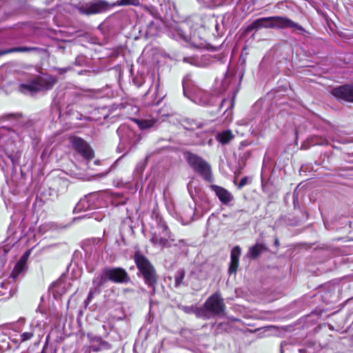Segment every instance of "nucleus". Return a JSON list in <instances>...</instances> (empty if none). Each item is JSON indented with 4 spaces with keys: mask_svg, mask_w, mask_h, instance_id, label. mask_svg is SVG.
<instances>
[{
    "mask_svg": "<svg viewBox=\"0 0 353 353\" xmlns=\"http://www.w3.org/2000/svg\"><path fill=\"white\" fill-rule=\"evenodd\" d=\"M150 241L156 246L168 248L172 245V243L174 242L175 239L167 224L163 221L160 220L157 227L152 232Z\"/></svg>",
    "mask_w": 353,
    "mask_h": 353,
    "instance_id": "nucleus-3",
    "label": "nucleus"
},
{
    "mask_svg": "<svg viewBox=\"0 0 353 353\" xmlns=\"http://www.w3.org/2000/svg\"><path fill=\"white\" fill-rule=\"evenodd\" d=\"M93 294H94V292L92 290H90L89 292V294H88V296L86 300L85 301V305L89 304V303L90 302V301L92 300V299L93 297Z\"/></svg>",
    "mask_w": 353,
    "mask_h": 353,
    "instance_id": "nucleus-33",
    "label": "nucleus"
},
{
    "mask_svg": "<svg viewBox=\"0 0 353 353\" xmlns=\"http://www.w3.org/2000/svg\"><path fill=\"white\" fill-rule=\"evenodd\" d=\"M228 107L232 109L234 104V96L233 95L232 97V99L228 101ZM224 114H226L225 121L228 122H230L232 121V110H226L224 112Z\"/></svg>",
    "mask_w": 353,
    "mask_h": 353,
    "instance_id": "nucleus-24",
    "label": "nucleus"
},
{
    "mask_svg": "<svg viewBox=\"0 0 353 353\" xmlns=\"http://www.w3.org/2000/svg\"><path fill=\"white\" fill-rule=\"evenodd\" d=\"M199 127H200V125H198L196 123H194V125H192L190 126V129L191 130H194L195 128H198Z\"/></svg>",
    "mask_w": 353,
    "mask_h": 353,
    "instance_id": "nucleus-37",
    "label": "nucleus"
},
{
    "mask_svg": "<svg viewBox=\"0 0 353 353\" xmlns=\"http://www.w3.org/2000/svg\"><path fill=\"white\" fill-rule=\"evenodd\" d=\"M172 245L179 246L180 248L186 247V245H187L185 241L183 239L179 240L177 243H174V242H173V243H172Z\"/></svg>",
    "mask_w": 353,
    "mask_h": 353,
    "instance_id": "nucleus-32",
    "label": "nucleus"
},
{
    "mask_svg": "<svg viewBox=\"0 0 353 353\" xmlns=\"http://www.w3.org/2000/svg\"><path fill=\"white\" fill-rule=\"evenodd\" d=\"M68 70L67 68H58L57 69V71L59 74H63V73H65Z\"/></svg>",
    "mask_w": 353,
    "mask_h": 353,
    "instance_id": "nucleus-35",
    "label": "nucleus"
},
{
    "mask_svg": "<svg viewBox=\"0 0 353 353\" xmlns=\"http://www.w3.org/2000/svg\"><path fill=\"white\" fill-rule=\"evenodd\" d=\"M216 139L219 143H221V133H217L216 134Z\"/></svg>",
    "mask_w": 353,
    "mask_h": 353,
    "instance_id": "nucleus-36",
    "label": "nucleus"
},
{
    "mask_svg": "<svg viewBox=\"0 0 353 353\" xmlns=\"http://www.w3.org/2000/svg\"><path fill=\"white\" fill-rule=\"evenodd\" d=\"M106 281V278L103 277L102 275H99L96 276L93 280V283L97 286L102 285Z\"/></svg>",
    "mask_w": 353,
    "mask_h": 353,
    "instance_id": "nucleus-27",
    "label": "nucleus"
},
{
    "mask_svg": "<svg viewBox=\"0 0 353 353\" xmlns=\"http://www.w3.org/2000/svg\"><path fill=\"white\" fill-rule=\"evenodd\" d=\"M57 81V79L52 76L43 74L28 83H21L19 85V91L23 94H34L38 92L52 89Z\"/></svg>",
    "mask_w": 353,
    "mask_h": 353,
    "instance_id": "nucleus-2",
    "label": "nucleus"
},
{
    "mask_svg": "<svg viewBox=\"0 0 353 353\" xmlns=\"http://www.w3.org/2000/svg\"><path fill=\"white\" fill-rule=\"evenodd\" d=\"M185 157L191 168L198 173L203 180L208 183H212L214 181L211 167L208 163L192 153H185Z\"/></svg>",
    "mask_w": 353,
    "mask_h": 353,
    "instance_id": "nucleus-6",
    "label": "nucleus"
},
{
    "mask_svg": "<svg viewBox=\"0 0 353 353\" xmlns=\"http://www.w3.org/2000/svg\"><path fill=\"white\" fill-rule=\"evenodd\" d=\"M134 262L141 273L145 284L149 287H154L157 283V274L154 268L149 260L139 252H137L134 256Z\"/></svg>",
    "mask_w": 353,
    "mask_h": 353,
    "instance_id": "nucleus-4",
    "label": "nucleus"
},
{
    "mask_svg": "<svg viewBox=\"0 0 353 353\" xmlns=\"http://www.w3.org/2000/svg\"><path fill=\"white\" fill-rule=\"evenodd\" d=\"M72 147L81 154L83 157L87 159L93 158V151L90 147L82 139L73 137L71 139Z\"/></svg>",
    "mask_w": 353,
    "mask_h": 353,
    "instance_id": "nucleus-11",
    "label": "nucleus"
},
{
    "mask_svg": "<svg viewBox=\"0 0 353 353\" xmlns=\"http://www.w3.org/2000/svg\"><path fill=\"white\" fill-rule=\"evenodd\" d=\"M34 328L31 325L30 331L25 332L20 335V342H25L26 341L31 339L34 336Z\"/></svg>",
    "mask_w": 353,
    "mask_h": 353,
    "instance_id": "nucleus-26",
    "label": "nucleus"
},
{
    "mask_svg": "<svg viewBox=\"0 0 353 353\" xmlns=\"http://www.w3.org/2000/svg\"><path fill=\"white\" fill-rule=\"evenodd\" d=\"M211 141H212V139H209V141H208L209 144H210V143H211Z\"/></svg>",
    "mask_w": 353,
    "mask_h": 353,
    "instance_id": "nucleus-43",
    "label": "nucleus"
},
{
    "mask_svg": "<svg viewBox=\"0 0 353 353\" xmlns=\"http://www.w3.org/2000/svg\"><path fill=\"white\" fill-rule=\"evenodd\" d=\"M226 103H227V101L225 100H222V102H221L222 106L223 105H225Z\"/></svg>",
    "mask_w": 353,
    "mask_h": 353,
    "instance_id": "nucleus-39",
    "label": "nucleus"
},
{
    "mask_svg": "<svg viewBox=\"0 0 353 353\" xmlns=\"http://www.w3.org/2000/svg\"><path fill=\"white\" fill-rule=\"evenodd\" d=\"M37 50V48H34V47L12 48H9L7 50H0V56L4 55V54H6L8 53L15 52H30V51H33V50Z\"/></svg>",
    "mask_w": 353,
    "mask_h": 353,
    "instance_id": "nucleus-22",
    "label": "nucleus"
},
{
    "mask_svg": "<svg viewBox=\"0 0 353 353\" xmlns=\"http://www.w3.org/2000/svg\"><path fill=\"white\" fill-rule=\"evenodd\" d=\"M210 188L213 190L219 200H221V187L215 185H210Z\"/></svg>",
    "mask_w": 353,
    "mask_h": 353,
    "instance_id": "nucleus-29",
    "label": "nucleus"
},
{
    "mask_svg": "<svg viewBox=\"0 0 353 353\" xmlns=\"http://www.w3.org/2000/svg\"><path fill=\"white\" fill-rule=\"evenodd\" d=\"M143 0H117L111 6L104 0H96L90 3L77 7V10L81 14L91 15L103 12L114 6H139Z\"/></svg>",
    "mask_w": 353,
    "mask_h": 353,
    "instance_id": "nucleus-1",
    "label": "nucleus"
},
{
    "mask_svg": "<svg viewBox=\"0 0 353 353\" xmlns=\"http://www.w3.org/2000/svg\"><path fill=\"white\" fill-rule=\"evenodd\" d=\"M101 345L106 349H109L110 347V345L108 343L105 342V341H103L101 343Z\"/></svg>",
    "mask_w": 353,
    "mask_h": 353,
    "instance_id": "nucleus-34",
    "label": "nucleus"
},
{
    "mask_svg": "<svg viewBox=\"0 0 353 353\" xmlns=\"http://www.w3.org/2000/svg\"><path fill=\"white\" fill-rule=\"evenodd\" d=\"M219 55L212 56L210 54H205L201 55V57H193L189 58H184L185 62H188L192 65L199 66V67H205L211 64L212 62L216 60H219Z\"/></svg>",
    "mask_w": 353,
    "mask_h": 353,
    "instance_id": "nucleus-12",
    "label": "nucleus"
},
{
    "mask_svg": "<svg viewBox=\"0 0 353 353\" xmlns=\"http://www.w3.org/2000/svg\"><path fill=\"white\" fill-rule=\"evenodd\" d=\"M26 269V264L22 263L20 261H18L16 263V265L11 273V277L13 279H17L20 274H23L25 272Z\"/></svg>",
    "mask_w": 353,
    "mask_h": 353,
    "instance_id": "nucleus-20",
    "label": "nucleus"
},
{
    "mask_svg": "<svg viewBox=\"0 0 353 353\" xmlns=\"http://www.w3.org/2000/svg\"><path fill=\"white\" fill-rule=\"evenodd\" d=\"M3 285H4V284H3V283H1V284L0 285V286H1V287H3Z\"/></svg>",
    "mask_w": 353,
    "mask_h": 353,
    "instance_id": "nucleus-44",
    "label": "nucleus"
},
{
    "mask_svg": "<svg viewBox=\"0 0 353 353\" xmlns=\"http://www.w3.org/2000/svg\"><path fill=\"white\" fill-rule=\"evenodd\" d=\"M103 272L107 279L114 283H127L130 280L128 272L121 268H106Z\"/></svg>",
    "mask_w": 353,
    "mask_h": 353,
    "instance_id": "nucleus-8",
    "label": "nucleus"
},
{
    "mask_svg": "<svg viewBox=\"0 0 353 353\" xmlns=\"http://www.w3.org/2000/svg\"><path fill=\"white\" fill-rule=\"evenodd\" d=\"M265 250L266 248L263 244L256 243L254 245L249 248V250L247 253V256L249 258L255 259Z\"/></svg>",
    "mask_w": 353,
    "mask_h": 353,
    "instance_id": "nucleus-18",
    "label": "nucleus"
},
{
    "mask_svg": "<svg viewBox=\"0 0 353 353\" xmlns=\"http://www.w3.org/2000/svg\"><path fill=\"white\" fill-rule=\"evenodd\" d=\"M332 94L339 99L353 102V86L345 85L334 88Z\"/></svg>",
    "mask_w": 353,
    "mask_h": 353,
    "instance_id": "nucleus-14",
    "label": "nucleus"
},
{
    "mask_svg": "<svg viewBox=\"0 0 353 353\" xmlns=\"http://www.w3.org/2000/svg\"><path fill=\"white\" fill-rule=\"evenodd\" d=\"M272 28H292L295 31L303 32V28L285 17H272Z\"/></svg>",
    "mask_w": 353,
    "mask_h": 353,
    "instance_id": "nucleus-10",
    "label": "nucleus"
},
{
    "mask_svg": "<svg viewBox=\"0 0 353 353\" xmlns=\"http://www.w3.org/2000/svg\"><path fill=\"white\" fill-rule=\"evenodd\" d=\"M181 308L186 314H194L198 318L204 319L205 315L204 314V312H203V310L202 309V307H197L196 305H190V306L185 305V306H182Z\"/></svg>",
    "mask_w": 353,
    "mask_h": 353,
    "instance_id": "nucleus-17",
    "label": "nucleus"
},
{
    "mask_svg": "<svg viewBox=\"0 0 353 353\" xmlns=\"http://www.w3.org/2000/svg\"><path fill=\"white\" fill-rule=\"evenodd\" d=\"M191 42L193 46L196 48H202L204 46V42L203 41H197L196 39L195 34H194L190 38Z\"/></svg>",
    "mask_w": 353,
    "mask_h": 353,
    "instance_id": "nucleus-28",
    "label": "nucleus"
},
{
    "mask_svg": "<svg viewBox=\"0 0 353 353\" xmlns=\"http://www.w3.org/2000/svg\"><path fill=\"white\" fill-rule=\"evenodd\" d=\"M99 196L97 194H90L81 199L74 208V212H81L99 208Z\"/></svg>",
    "mask_w": 353,
    "mask_h": 353,
    "instance_id": "nucleus-9",
    "label": "nucleus"
},
{
    "mask_svg": "<svg viewBox=\"0 0 353 353\" xmlns=\"http://www.w3.org/2000/svg\"><path fill=\"white\" fill-rule=\"evenodd\" d=\"M234 203L233 195L222 188V205L232 206Z\"/></svg>",
    "mask_w": 353,
    "mask_h": 353,
    "instance_id": "nucleus-21",
    "label": "nucleus"
},
{
    "mask_svg": "<svg viewBox=\"0 0 353 353\" xmlns=\"http://www.w3.org/2000/svg\"><path fill=\"white\" fill-rule=\"evenodd\" d=\"M30 251L28 250V251H26L23 254V256L20 258V259L19 260V261L21 262L22 263H25L26 264L27 263V261L28 259V257L30 256Z\"/></svg>",
    "mask_w": 353,
    "mask_h": 353,
    "instance_id": "nucleus-30",
    "label": "nucleus"
},
{
    "mask_svg": "<svg viewBox=\"0 0 353 353\" xmlns=\"http://www.w3.org/2000/svg\"><path fill=\"white\" fill-rule=\"evenodd\" d=\"M185 270L183 269L178 270L174 274V286L179 288L181 285H183V279L185 277Z\"/></svg>",
    "mask_w": 353,
    "mask_h": 353,
    "instance_id": "nucleus-23",
    "label": "nucleus"
},
{
    "mask_svg": "<svg viewBox=\"0 0 353 353\" xmlns=\"http://www.w3.org/2000/svg\"><path fill=\"white\" fill-rule=\"evenodd\" d=\"M209 49H210L211 51H215V50H216V48H215L214 47H213V46H211L209 47Z\"/></svg>",
    "mask_w": 353,
    "mask_h": 353,
    "instance_id": "nucleus-38",
    "label": "nucleus"
},
{
    "mask_svg": "<svg viewBox=\"0 0 353 353\" xmlns=\"http://www.w3.org/2000/svg\"><path fill=\"white\" fill-rule=\"evenodd\" d=\"M221 226V219L218 214H212L207 223V236L213 239L219 236Z\"/></svg>",
    "mask_w": 353,
    "mask_h": 353,
    "instance_id": "nucleus-13",
    "label": "nucleus"
},
{
    "mask_svg": "<svg viewBox=\"0 0 353 353\" xmlns=\"http://www.w3.org/2000/svg\"><path fill=\"white\" fill-rule=\"evenodd\" d=\"M201 307L205 314L204 319H209L218 314L221 311V294L219 292L214 293Z\"/></svg>",
    "mask_w": 353,
    "mask_h": 353,
    "instance_id": "nucleus-7",
    "label": "nucleus"
},
{
    "mask_svg": "<svg viewBox=\"0 0 353 353\" xmlns=\"http://www.w3.org/2000/svg\"><path fill=\"white\" fill-rule=\"evenodd\" d=\"M275 244H276V245H279V241H278V239H276V240H275Z\"/></svg>",
    "mask_w": 353,
    "mask_h": 353,
    "instance_id": "nucleus-40",
    "label": "nucleus"
},
{
    "mask_svg": "<svg viewBox=\"0 0 353 353\" xmlns=\"http://www.w3.org/2000/svg\"><path fill=\"white\" fill-rule=\"evenodd\" d=\"M248 182V178L247 176H244L242 178L239 182V183L237 185L238 189L242 188L243 186H245Z\"/></svg>",
    "mask_w": 353,
    "mask_h": 353,
    "instance_id": "nucleus-31",
    "label": "nucleus"
},
{
    "mask_svg": "<svg viewBox=\"0 0 353 353\" xmlns=\"http://www.w3.org/2000/svg\"><path fill=\"white\" fill-rule=\"evenodd\" d=\"M221 93V81L215 78L209 92L199 90L194 95L192 101L202 105H213L217 101Z\"/></svg>",
    "mask_w": 353,
    "mask_h": 353,
    "instance_id": "nucleus-5",
    "label": "nucleus"
},
{
    "mask_svg": "<svg viewBox=\"0 0 353 353\" xmlns=\"http://www.w3.org/2000/svg\"><path fill=\"white\" fill-rule=\"evenodd\" d=\"M234 134L230 130L222 131V144L228 143L234 138Z\"/></svg>",
    "mask_w": 353,
    "mask_h": 353,
    "instance_id": "nucleus-25",
    "label": "nucleus"
},
{
    "mask_svg": "<svg viewBox=\"0 0 353 353\" xmlns=\"http://www.w3.org/2000/svg\"><path fill=\"white\" fill-rule=\"evenodd\" d=\"M181 36L183 37V39H186V36H185L183 34H182Z\"/></svg>",
    "mask_w": 353,
    "mask_h": 353,
    "instance_id": "nucleus-42",
    "label": "nucleus"
},
{
    "mask_svg": "<svg viewBox=\"0 0 353 353\" xmlns=\"http://www.w3.org/2000/svg\"><path fill=\"white\" fill-rule=\"evenodd\" d=\"M218 27H219V24H218V23H216V30H218Z\"/></svg>",
    "mask_w": 353,
    "mask_h": 353,
    "instance_id": "nucleus-41",
    "label": "nucleus"
},
{
    "mask_svg": "<svg viewBox=\"0 0 353 353\" xmlns=\"http://www.w3.org/2000/svg\"><path fill=\"white\" fill-rule=\"evenodd\" d=\"M241 254L239 246H235L231 251V261L229 267V273H235L239 266V258Z\"/></svg>",
    "mask_w": 353,
    "mask_h": 353,
    "instance_id": "nucleus-16",
    "label": "nucleus"
},
{
    "mask_svg": "<svg viewBox=\"0 0 353 353\" xmlns=\"http://www.w3.org/2000/svg\"><path fill=\"white\" fill-rule=\"evenodd\" d=\"M133 121L138 125L141 130L148 129L157 123V119H134Z\"/></svg>",
    "mask_w": 353,
    "mask_h": 353,
    "instance_id": "nucleus-19",
    "label": "nucleus"
},
{
    "mask_svg": "<svg viewBox=\"0 0 353 353\" xmlns=\"http://www.w3.org/2000/svg\"><path fill=\"white\" fill-rule=\"evenodd\" d=\"M272 17H263L254 20L245 29L246 32H251L253 30H258L262 28H272Z\"/></svg>",
    "mask_w": 353,
    "mask_h": 353,
    "instance_id": "nucleus-15",
    "label": "nucleus"
}]
</instances>
